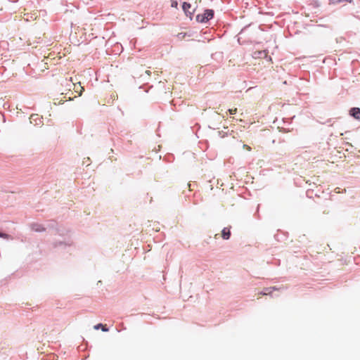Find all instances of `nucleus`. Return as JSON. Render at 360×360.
Returning <instances> with one entry per match:
<instances>
[{"label":"nucleus","instance_id":"obj_1","mask_svg":"<svg viewBox=\"0 0 360 360\" xmlns=\"http://www.w3.org/2000/svg\"><path fill=\"white\" fill-rule=\"evenodd\" d=\"M72 43L79 45L86 40V29L83 26H74L70 35Z\"/></svg>","mask_w":360,"mask_h":360},{"label":"nucleus","instance_id":"obj_2","mask_svg":"<svg viewBox=\"0 0 360 360\" xmlns=\"http://www.w3.org/2000/svg\"><path fill=\"white\" fill-rule=\"evenodd\" d=\"M214 16V11L212 9H207L202 14H198L196 15V20L198 22L205 23L209 20L212 19Z\"/></svg>","mask_w":360,"mask_h":360},{"label":"nucleus","instance_id":"obj_3","mask_svg":"<svg viewBox=\"0 0 360 360\" xmlns=\"http://www.w3.org/2000/svg\"><path fill=\"white\" fill-rule=\"evenodd\" d=\"M349 114L355 119L360 120V108H352L349 111Z\"/></svg>","mask_w":360,"mask_h":360},{"label":"nucleus","instance_id":"obj_4","mask_svg":"<svg viewBox=\"0 0 360 360\" xmlns=\"http://www.w3.org/2000/svg\"><path fill=\"white\" fill-rule=\"evenodd\" d=\"M231 236L230 227H225L221 231V237L224 240L229 239Z\"/></svg>","mask_w":360,"mask_h":360},{"label":"nucleus","instance_id":"obj_5","mask_svg":"<svg viewBox=\"0 0 360 360\" xmlns=\"http://www.w3.org/2000/svg\"><path fill=\"white\" fill-rule=\"evenodd\" d=\"M73 86L74 91L78 94V96H81L84 91V87L82 86L80 82H78L77 84L73 83Z\"/></svg>","mask_w":360,"mask_h":360},{"label":"nucleus","instance_id":"obj_6","mask_svg":"<svg viewBox=\"0 0 360 360\" xmlns=\"http://www.w3.org/2000/svg\"><path fill=\"white\" fill-rule=\"evenodd\" d=\"M267 54L266 51H259L254 52L253 56L255 58H265L267 56Z\"/></svg>","mask_w":360,"mask_h":360},{"label":"nucleus","instance_id":"obj_7","mask_svg":"<svg viewBox=\"0 0 360 360\" xmlns=\"http://www.w3.org/2000/svg\"><path fill=\"white\" fill-rule=\"evenodd\" d=\"M191 4L187 3V2H184L182 5V8L183 10L184 11V12L187 14L188 13L189 14H192L191 12L189 11V9L191 8Z\"/></svg>","mask_w":360,"mask_h":360},{"label":"nucleus","instance_id":"obj_8","mask_svg":"<svg viewBox=\"0 0 360 360\" xmlns=\"http://www.w3.org/2000/svg\"><path fill=\"white\" fill-rule=\"evenodd\" d=\"M94 328L98 330V328L101 329L104 332L108 331V328L106 327V325H103L102 323H98L94 326Z\"/></svg>","mask_w":360,"mask_h":360},{"label":"nucleus","instance_id":"obj_9","mask_svg":"<svg viewBox=\"0 0 360 360\" xmlns=\"http://www.w3.org/2000/svg\"><path fill=\"white\" fill-rule=\"evenodd\" d=\"M275 287L273 288H266L263 290V295H270L274 290H276Z\"/></svg>","mask_w":360,"mask_h":360},{"label":"nucleus","instance_id":"obj_10","mask_svg":"<svg viewBox=\"0 0 360 360\" xmlns=\"http://www.w3.org/2000/svg\"><path fill=\"white\" fill-rule=\"evenodd\" d=\"M333 4H338L341 3L344 1H349L351 2L352 0H330Z\"/></svg>","mask_w":360,"mask_h":360},{"label":"nucleus","instance_id":"obj_11","mask_svg":"<svg viewBox=\"0 0 360 360\" xmlns=\"http://www.w3.org/2000/svg\"><path fill=\"white\" fill-rule=\"evenodd\" d=\"M237 112V108H233V109H229V112L231 114V115H233V114H236Z\"/></svg>","mask_w":360,"mask_h":360},{"label":"nucleus","instance_id":"obj_12","mask_svg":"<svg viewBox=\"0 0 360 360\" xmlns=\"http://www.w3.org/2000/svg\"><path fill=\"white\" fill-rule=\"evenodd\" d=\"M0 237L4 238H6V239L10 238V236L8 234L3 233H0Z\"/></svg>","mask_w":360,"mask_h":360},{"label":"nucleus","instance_id":"obj_13","mask_svg":"<svg viewBox=\"0 0 360 360\" xmlns=\"http://www.w3.org/2000/svg\"><path fill=\"white\" fill-rule=\"evenodd\" d=\"M243 147L244 149H245L248 151H251V150H252L251 147L246 144H244Z\"/></svg>","mask_w":360,"mask_h":360},{"label":"nucleus","instance_id":"obj_14","mask_svg":"<svg viewBox=\"0 0 360 360\" xmlns=\"http://www.w3.org/2000/svg\"><path fill=\"white\" fill-rule=\"evenodd\" d=\"M35 229V231H41L44 230V229H39V227H37V228H36V229Z\"/></svg>","mask_w":360,"mask_h":360},{"label":"nucleus","instance_id":"obj_15","mask_svg":"<svg viewBox=\"0 0 360 360\" xmlns=\"http://www.w3.org/2000/svg\"><path fill=\"white\" fill-rule=\"evenodd\" d=\"M146 73L148 75H149V76H150V74H151V72H150V70H146Z\"/></svg>","mask_w":360,"mask_h":360},{"label":"nucleus","instance_id":"obj_16","mask_svg":"<svg viewBox=\"0 0 360 360\" xmlns=\"http://www.w3.org/2000/svg\"><path fill=\"white\" fill-rule=\"evenodd\" d=\"M259 296H260V295H263V291L260 292L259 293Z\"/></svg>","mask_w":360,"mask_h":360}]
</instances>
